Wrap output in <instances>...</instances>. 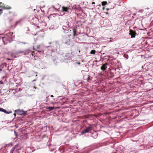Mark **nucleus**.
<instances>
[{"instance_id": "obj_7", "label": "nucleus", "mask_w": 153, "mask_h": 153, "mask_svg": "<svg viewBox=\"0 0 153 153\" xmlns=\"http://www.w3.org/2000/svg\"><path fill=\"white\" fill-rule=\"evenodd\" d=\"M69 22H67L65 25H63L62 27L65 33H68L70 31H71L70 30L71 29L70 27L71 25H69Z\"/></svg>"}, {"instance_id": "obj_9", "label": "nucleus", "mask_w": 153, "mask_h": 153, "mask_svg": "<svg viewBox=\"0 0 153 153\" xmlns=\"http://www.w3.org/2000/svg\"><path fill=\"white\" fill-rule=\"evenodd\" d=\"M73 56V55L71 53H66L64 57L65 62L68 63L71 61H72V58Z\"/></svg>"}, {"instance_id": "obj_34", "label": "nucleus", "mask_w": 153, "mask_h": 153, "mask_svg": "<svg viewBox=\"0 0 153 153\" xmlns=\"http://www.w3.org/2000/svg\"><path fill=\"white\" fill-rule=\"evenodd\" d=\"M50 97H53V95H51V96H50Z\"/></svg>"}, {"instance_id": "obj_41", "label": "nucleus", "mask_w": 153, "mask_h": 153, "mask_svg": "<svg viewBox=\"0 0 153 153\" xmlns=\"http://www.w3.org/2000/svg\"><path fill=\"white\" fill-rule=\"evenodd\" d=\"M26 43H24V44H26Z\"/></svg>"}, {"instance_id": "obj_35", "label": "nucleus", "mask_w": 153, "mask_h": 153, "mask_svg": "<svg viewBox=\"0 0 153 153\" xmlns=\"http://www.w3.org/2000/svg\"><path fill=\"white\" fill-rule=\"evenodd\" d=\"M95 2H92V4H95Z\"/></svg>"}, {"instance_id": "obj_26", "label": "nucleus", "mask_w": 153, "mask_h": 153, "mask_svg": "<svg viewBox=\"0 0 153 153\" xmlns=\"http://www.w3.org/2000/svg\"><path fill=\"white\" fill-rule=\"evenodd\" d=\"M124 58H126V59H128V56L127 55H124Z\"/></svg>"}, {"instance_id": "obj_1", "label": "nucleus", "mask_w": 153, "mask_h": 153, "mask_svg": "<svg viewBox=\"0 0 153 153\" xmlns=\"http://www.w3.org/2000/svg\"><path fill=\"white\" fill-rule=\"evenodd\" d=\"M49 44L51 45L47 46V48H48V53H46V55H50L52 52L57 51V50L59 49L60 46L59 44L57 42H50Z\"/></svg>"}, {"instance_id": "obj_28", "label": "nucleus", "mask_w": 153, "mask_h": 153, "mask_svg": "<svg viewBox=\"0 0 153 153\" xmlns=\"http://www.w3.org/2000/svg\"><path fill=\"white\" fill-rule=\"evenodd\" d=\"M53 15L55 16H58V15H57L56 14H54V15H51V16H53Z\"/></svg>"}, {"instance_id": "obj_16", "label": "nucleus", "mask_w": 153, "mask_h": 153, "mask_svg": "<svg viewBox=\"0 0 153 153\" xmlns=\"http://www.w3.org/2000/svg\"><path fill=\"white\" fill-rule=\"evenodd\" d=\"M28 53L29 52H28V51L26 50V51H18L17 52V53H23L24 54H27V53Z\"/></svg>"}, {"instance_id": "obj_29", "label": "nucleus", "mask_w": 153, "mask_h": 153, "mask_svg": "<svg viewBox=\"0 0 153 153\" xmlns=\"http://www.w3.org/2000/svg\"><path fill=\"white\" fill-rule=\"evenodd\" d=\"M144 42V41H143ZM144 42H141V44H142V45H144V43H143Z\"/></svg>"}, {"instance_id": "obj_14", "label": "nucleus", "mask_w": 153, "mask_h": 153, "mask_svg": "<svg viewBox=\"0 0 153 153\" xmlns=\"http://www.w3.org/2000/svg\"><path fill=\"white\" fill-rule=\"evenodd\" d=\"M108 65V64L107 63H105L104 64H103L102 66L101 67V69L103 71H104L106 70L107 68V65Z\"/></svg>"}, {"instance_id": "obj_21", "label": "nucleus", "mask_w": 153, "mask_h": 153, "mask_svg": "<svg viewBox=\"0 0 153 153\" xmlns=\"http://www.w3.org/2000/svg\"><path fill=\"white\" fill-rule=\"evenodd\" d=\"M102 3V6H105L107 4V2L106 1H103Z\"/></svg>"}, {"instance_id": "obj_30", "label": "nucleus", "mask_w": 153, "mask_h": 153, "mask_svg": "<svg viewBox=\"0 0 153 153\" xmlns=\"http://www.w3.org/2000/svg\"><path fill=\"white\" fill-rule=\"evenodd\" d=\"M6 59L8 60H11L9 58H7Z\"/></svg>"}, {"instance_id": "obj_19", "label": "nucleus", "mask_w": 153, "mask_h": 153, "mask_svg": "<svg viewBox=\"0 0 153 153\" xmlns=\"http://www.w3.org/2000/svg\"><path fill=\"white\" fill-rule=\"evenodd\" d=\"M93 134L94 135V136H92L93 138L94 139L96 138L97 137V134L96 132L93 133Z\"/></svg>"}, {"instance_id": "obj_39", "label": "nucleus", "mask_w": 153, "mask_h": 153, "mask_svg": "<svg viewBox=\"0 0 153 153\" xmlns=\"http://www.w3.org/2000/svg\"><path fill=\"white\" fill-rule=\"evenodd\" d=\"M33 50H35V49L34 48H33Z\"/></svg>"}, {"instance_id": "obj_12", "label": "nucleus", "mask_w": 153, "mask_h": 153, "mask_svg": "<svg viewBox=\"0 0 153 153\" xmlns=\"http://www.w3.org/2000/svg\"><path fill=\"white\" fill-rule=\"evenodd\" d=\"M136 34V33L132 30H130V33L129 34L131 35V38H134Z\"/></svg>"}, {"instance_id": "obj_22", "label": "nucleus", "mask_w": 153, "mask_h": 153, "mask_svg": "<svg viewBox=\"0 0 153 153\" xmlns=\"http://www.w3.org/2000/svg\"><path fill=\"white\" fill-rule=\"evenodd\" d=\"M73 33V35L74 36H76V31L75 30H74L73 29H72Z\"/></svg>"}, {"instance_id": "obj_31", "label": "nucleus", "mask_w": 153, "mask_h": 153, "mask_svg": "<svg viewBox=\"0 0 153 153\" xmlns=\"http://www.w3.org/2000/svg\"><path fill=\"white\" fill-rule=\"evenodd\" d=\"M1 12V14L2 13V9H0V12Z\"/></svg>"}, {"instance_id": "obj_10", "label": "nucleus", "mask_w": 153, "mask_h": 153, "mask_svg": "<svg viewBox=\"0 0 153 153\" xmlns=\"http://www.w3.org/2000/svg\"><path fill=\"white\" fill-rule=\"evenodd\" d=\"M0 7L4 9L9 10L11 8V7L8 6H5L2 2H0Z\"/></svg>"}, {"instance_id": "obj_6", "label": "nucleus", "mask_w": 153, "mask_h": 153, "mask_svg": "<svg viewBox=\"0 0 153 153\" xmlns=\"http://www.w3.org/2000/svg\"><path fill=\"white\" fill-rule=\"evenodd\" d=\"M71 35H66L62 39V43L67 45H70L71 44V41L69 38V36Z\"/></svg>"}, {"instance_id": "obj_5", "label": "nucleus", "mask_w": 153, "mask_h": 153, "mask_svg": "<svg viewBox=\"0 0 153 153\" xmlns=\"http://www.w3.org/2000/svg\"><path fill=\"white\" fill-rule=\"evenodd\" d=\"M22 146L20 143H19L15 145L11 149L10 153H19V151L21 149Z\"/></svg>"}, {"instance_id": "obj_17", "label": "nucleus", "mask_w": 153, "mask_h": 153, "mask_svg": "<svg viewBox=\"0 0 153 153\" xmlns=\"http://www.w3.org/2000/svg\"><path fill=\"white\" fill-rule=\"evenodd\" d=\"M62 11L65 12H68V10L69 9V7H62Z\"/></svg>"}, {"instance_id": "obj_44", "label": "nucleus", "mask_w": 153, "mask_h": 153, "mask_svg": "<svg viewBox=\"0 0 153 153\" xmlns=\"http://www.w3.org/2000/svg\"><path fill=\"white\" fill-rule=\"evenodd\" d=\"M4 76H3V78H4Z\"/></svg>"}, {"instance_id": "obj_36", "label": "nucleus", "mask_w": 153, "mask_h": 153, "mask_svg": "<svg viewBox=\"0 0 153 153\" xmlns=\"http://www.w3.org/2000/svg\"><path fill=\"white\" fill-rule=\"evenodd\" d=\"M132 17H133V18L134 19V18H135V17H134L133 16H132Z\"/></svg>"}, {"instance_id": "obj_23", "label": "nucleus", "mask_w": 153, "mask_h": 153, "mask_svg": "<svg viewBox=\"0 0 153 153\" xmlns=\"http://www.w3.org/2000/svg\"><path fill=\"white\" fill-rule=\"evenodd\" d=\"M87 78L88 81L89 82H91V79L90 78V77L89 75H88V77Z\"/></svg>"}, {"instance_id": "obj_8", "label": "nucleus", "mask_w": 153, "mask_h": 153, "mask_svg": "<svg viewBox=\"0 0 153 153\" xmlns=\"http://www.w3.org/2000/svg\"><path fill=\"white\" fill-rule=\"evenodd\" d=\"M93 130V127L92 126H89L86 127L85 128L83 129L81 131V135H84L86 133H90L91 131Z\"/></svg>"}, {"instance_id": "obj_40", "label": "nucleus", "mask_w": 153, "mask_h": 153, "mask_svg": "<svg viewBox=\"0 0 153 153\" xmlns=\"http://www.w3.org/2000/svg\"><path fill=\"white\" fill-rule=\"evenodd\" d=\"M14 115L15 116H16V114H14Z\"/></svg>"}, {"instance_id": "obj_15", "label": "nucleus", "mask_w": 153, "mask_h": 153, "mask_svg": "<svg viewBox=\"0 0 153 153\" xmlns=\"http://www.w3.org/2000/svg\"><path fill=\"white\" fill-rule=\"evenodd\" d=\"M0 111L3 112L4 113L7 114H10L11 113V111H10L9 112H7L6 110L2 108H0Z\"/></svg>"}, {"instance_id": "obj_42", "label": "nucleus", "mask_w": 153, "mask_h": 153, "mask_svg": "<svg viewBox=\"0 0 153 153\" xmlns=\"http://www.w3.org/2000/svg\"><path fill=\"white\" fill-rule=\"evenodd\" d=\"M29 29H28V31H29Z\"/></svg>"}, {"instance_id": "obj_33", "label": "nucleus", "mask_w": 153, "mask_h": 153, "mask_svg": "<svg viewBox=\"0 0 153 153\" xmlns=\"http://www.w3.org/2000/svg\"><path fill=\"white\" fill-rule=\"evenodd\" d=\"M52 7H53V8H54L55 9H56L55 8V7L54 6H52Z\"/></svg>"}, {"instance_id": "obj_43", "label": "nucleus", "mask_w": 153, "mask_h": 153, "mask_svg": "<svg viewBox=\"0 0 153 153\" xmlns=\"http://www.w3.org/2000/svg\"><path fill=\"white\" fill-rule=\"evenodd\" d=\"M111 64H112V62H111Z\"/></svg>"}, {"instance_id": "obj_18", "label": "nucleus", "mask_w": 153, "mask_h": 153, "mask_svg": "<svg viewBox=\"0 0 153 153\" xmlns=\"http://www.w3.org/2000/svg\"><path fill=\"white\" fill-rule=\"evenodd\" d=\"M46 108L47 109L48 111H50L53 110L54 108V107H49L47 108Z\"/></svg>"}, {"instance_id": "obj_13", "label": "nucleus", "mask_w": 153, "mask_h": 153, "mask_svg": "<svg viewBox=\"0 0 153 153\" xmlns=\"http://www.w3.org/2000/svg\"><path fill=\"white\" fill-rule=\"evenodd\" d=\"M46 99L47 101H49L52 104H53L54 102L56 101L55 99L54 98L50 99L49 98V96H48L46 97Z\"/></svg>"}, {"instance_id": "obj_20", "label": "nucleus", "mask_w": 153, "mask_h": 153, "mask_svg": "<svg viewBox=\"0 0 153 153\" xmlns=\"http://www.w3.org/2000/svg\"><path fill=\"white\" fill-rule=\"evenodd\" d=\"M96 53V51L95 50H92L91 51L90 53V54H94Z\"/></svg>"}, {"instance_id": "obj_32", "label": "nucleus", "mask_w": 153, "mask_h": 153, "mask_svg": "<svg viewBox=\"0 0 153 153\" xmlns=\"http://www.w3.org/2000/svg\"><path fill=\"white\" fill-rule=\"evenodd\" d=\"M75 63H76V64H80V63L78 62H75Z\"/></svg>"}, {"instance_id": "obj_4", "label": "nucleus", "mask_w": 153, "mask_h": 153, "mask_svg": "<svg viewBox=\"0 0 153 153\" xmlns=\"http://www.w3.org/2000/svg\"><path fill=\"white\" fill-rule=\"evenodd\" d=\"M32 24L35 26H36L37 28H39V27L41 26L42 28L45 27L47 25L46 23L42 21V20H35Z\"/></svg>"}, {"instance_id": "obj_37", "label": "nucleus", "mask_w": 153, "mask_h": 153, "mask_svg": "<svg viewBox=\"0 0 153 153\" xmlns=\"http://www.w3.org/2000/svg\"><path fill=\"white\" fill-rule=\"evenodd\" d=\"M41 11H42V12H44V10H43V11H42V10H41Z\"/></svg>"}, {"instance_id": "obj_11", "label": "nucleus", "mask_w": 153, "mask_h": 153, "mask_svg": "<svg viewBox=\"0 0 153 153\" xmlns=\"http://www.w3.org/2000/svg\"><path fill=\"white\" fill-rule=\"evenodd\" d=\"M16 113L20 115H22L25 114V112L23 111V110L17 109L15 111Z\"/></svg>"}, {"instance_id": "obj_38", "label": "nucleus", "mask_w": 153, "mask_h": 153, "mask_svg": "<svg viewBox=\"0 0 153 153\" xmlns=\"http://www.w3.org/2000/svg\"><path fill=\"white\" fill-rule=\"evenodd\" d=\"M36 81V80L35 79H34V80H33V81Z\"/></svg>"}, {"instance_id": "obj_27", "label": "nucleus", "mask_w": 153, "mask_h": 153, "mask_svg": "<svg viewBox=\"0 0 153 153\" xmlns=\"http://www.w3.org/2000/svg\"><path fill=\"white\" fill-rule=\"evenodd\" d=\"M11 56L13 57H14V58H16L17 57H18V56L17 55L16 56H14L13 55H12Z\"/></svg>"}, {"instance_id": "obj_2", "label": "nucleus", "mask_w": 153, "mask_h": 153, "mask_svg": "<svg viewBox=\"0 0 153 153\" xmlns=\"http://www.w3.org/2000/svg\"><path fill=\"white\" fill-rule=\"evenodd\" d=\"M14 37V36L13 35V33L10 32L5 35L4 36L2 37V39L3 44L5 45L7 43L11 42L12 41Z\"/></svg>"}, {"instance_id": "obj_3", "label": "nucleus", "mask_w": 153, "mask_h": 153, "mask_svg": "<svg viewBox=\"0 0 153 153\" xmlns=\"http://www.w3.org/2000/svg\"><path fill=\"white\" fill-rule=\"evenodd\" d=\"M47 46H45L43 44H40L36 46L35 52L36 54L39 53L40 54H43L44 53L46 54L47 52H45V51H48ZM48 53V52H47Z\"/></svg>"}, {"instance_id": "obj_24", "label": "nucleus", "mask_w": 153, "mask_h": 153, "mask_svg": "<svg viewBox=\"0 0 153 153\" xmlns=\"http://www.w3.org/2000/svg\"><path fill=\"white\" fill-rule=\"evenodd\" d=\"M20 21H16L15 23V25L14 27H15L17 25V24L20 22Z\"/></svg>"}, {"instance_id": "obj_25", "label": "nucleus", "mask_w": 153, "mask_h": 153, "mask_svg": "<svg viewBox=\"0 0 153 153\" xmlns=\"http://www.w3.org/2000/svg\"><path fill=\"white\" fill-rule=\"evenodd\" d=\"M2 69L0 68V71H1ZM4 84L2 80H0V85L1 84Z\"/></svg>"}]
</instances>
